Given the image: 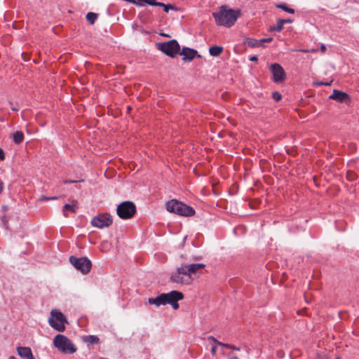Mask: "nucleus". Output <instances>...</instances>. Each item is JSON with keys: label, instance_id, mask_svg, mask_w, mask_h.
I'll list each match as a JSON object with an SVG mask.
<instances>
[{"label": "nucleus", "instance_id": "28", "mask_svg": "<svg viewBox=\"0 0 359 359\" xmlns=\"http://www.w3.org/2000/svg\"><path fill=\"white\" fill-rule=\"evenodd\" d=\"M283 25L285 24V23H291L293 22V20L290 18H287V19H281Z\"/></svg>", "mask_w": 359, "mask_h": 359}, {"label": "nucleus", "instance_id": "27", "mask_svg": "<svg viewBox=\"0 0 359 359\" xmlns=\"http://www.w3.org/2000/svg\"><path fill=\"white\" fill-rule=\"evenodd\" d=\"M272 39H273L271 37L264 38V39H259L260 46H262L264 43L271 42L272 41Z\"/></svg>", "mask_w": 359, "mask_h": 359}, {"label": "nucleus", "instance_id": "25", "mask_svg": "<svg viewBox=\"0 0 359 359\" xmlns=\"http://www.w3.org/2000/svg\"><path fill=\"white\" fill-rule=\"evenodd\" d=\"M276 7L278 8H280L283 11H284L288 13H290V14L294 13V10L293 8H289L286 4H276Z\"/></svg>", "mask_w": 359, "mask_h": 359}, {"label": "nucleus", "instance_id": "29", "mask_svg": "<svg viewBox=\"0 0 359 359\" xmlns=\"http://www.w3.org/2000/svg\"><path fill=\"white\" fill-rule=\"evenodd\" d=\"M249 60L252 62H257L258 60V57L256 55H252L249 57Z\"/></svg>", "mask_w": 359, "mask_h": 359}, {"label": "nucleus", "instance_id": "32", "mask_svg": "<svg viewBox=\"0 0 359 359\" xmlns=\"http://www.w3.org/2000/svg\"><path fill=\"white\" fill-rule=\"evenodd\" d=\"M216 351H217V346H213L211 348V353L212 354L215 355L216 353Z\"/></svg>", "mask_w": 359, "mask_h": 359}, {"label": "nucleus", "instance_id": "2", "mask_svg": "<svg viewBox=\"0 0 359 359\" xmlns=\"http://www.w3.org/2000/svg\"><path fill=\"white\" fill-rule=\"evenodd\" d=\"M183 298L184 295L181 292L172 290L168 293H161L156 297L149 298L148 302L150 304H154L156 306L168 304L176 310L179 308V304L177 302L182 300Z\"/></svg>", "mask_w": 359, "mask_h": 359}, {"label": "nucleus", "instance_id": "12", "mask_svg": "<svg viewBox=\"0 0 359 359\" xmlns=\"http://www.w3.org/2000/svg\"><path fill=\"white\" fill-rule=\"evenodd\" d=\"M137 6H161L163 7V10L165 13H168L169 10H177L174 6L171 4H164L161 1H130Z\"/></svg>", "mask_w": 359, "mask_h": 359}, {"label": "nucleus", "instance_id": "10", "mask_svg": "<svg viewBox=\"0 0 359 359\" xmlns=\"http://www.w3.org/2000/svg\"><path fill=\"white\" fill-rule=\"evenodd\" d=\"M170 280L173 283L187 285L191 283V277L186 276V272L184 271L183 268L179 267L175 272L171 274Z\"/></svg>", "mask_w": 359, "mask_h": 359}, {"label": "nucleus", "instance_id": "35", "mask_svg": "<svg viewBox=\"0 0 359 359\" xmlns=\"http://www.w3.org/2000/svg\"><path fill=\"white\" fill-rule=\"evenodd\" d=\"M57 196H55V197H47L46 196V200L47 201H49V200H55V199H57Z\"/></svg>", "mask_w": 359, "mask_h": 359}, {"label": "nucleus", "instance_id": "11", "mask_svg": "<svg viewBox=\"0 0 359 359\" xmlns=\"http://www.w3.org/2000/svg\"><path fill=\"white\" fill-rule=\"evenodd\" d=\"M269 69L273 75V80L276 83H280L285 80V71L279 64L273 63L271 65Z\"/></svg>", "mask_w": 359, "mask_h": 359}, {"label": "nucleus", "instance_id": "21", "mask_svg": "<svg viewBox=\"0 0 359 359\" xmlns=\"http://www.w3.org/2000/svg\"><path fill=\"white\" fill-rule=\"evenodd\" d=\"M209 339L212 340V341H214L219 346L225 347L226 348H231V349H233L234 351H240V348L236 347V346H235L233 345L229 344H224V343L219 342L214 337H210Z\"/></svg>", "mask_w": 359, "mask_h": 359}, {"label": "nucleus", "instance_id": "4", "mask_svg": "<svg viewBox=\"0 0 359 359\" xmlns=\"http://www.w3.org/2000/svg\"><path fill=\"white\" fill-rule=\"evenodd\" d=\"M54 346L61 353L72 354L76 352L74 344L65 335L58 334L53 339Z\"/></svg>", "mask_w": 359, "mask_h": 359}, {"label": "nucleus", "instance_id": "15", "mask_svg": "<svg viewBox=\"0 0 359 359\" xmlns=\"http://www.w3.org/2000/svg\"><path fill=\"white\" fill-rule=\"evenodd\" d=\"M186 272V276H191V274L196 273L199 269L205 267L203 264H191L182 266Z\"/></svg>", "mask_w": 359, "mask_h": 359}, {"label": "nucleus", "instance_id": "22", "mask_svg": "<svg viewBox=\"0 0 359 359\" xmlns=\"http://www.w3.org/2000/svg\"><path fill=\"white\" fill-rule=\"evenodd\" d=\"M98 18V14L93 12H89L86 14V20L90 24L93 25Z\"/></svg>", "mask_w": 359, "mask_h": 359}, {"label": "nucleus", "instance_id": "38", "mask_svg": "<svg viewBox=\"0 0 359 359\" xmlns=\"http://www.w3.org/2000/svg\"><path fill=\"white\" fill-rule=\"evenodd\" d=\"M8 359H17V358L14 356H10Z\"/></svg>", "mask_w": 359, "mask_h": 359}, {"label": "nucleus", "instance_id": "5", "mask_svg": "<svg viewBox=\"0 0 359 359\" xmlns=\"http://www.w3.org/2000/svg\"><path fill=\"white\" fill-rule=\"evenodd\" d=\"M48 322L54 330L58 332L65 330V325L68 323L66 316L58 309H53Z\"/></svg>", "mask_w": 359, "mask_h": 359}, {"label": "nucleus", "instance_id": "7", "mask_svg": "<svg viewBox=\"0 0 359 359\" xmlns=\"http://www.w3.org/2000/svg\"><path fill=\"white\" fill-rule=\"evenodd\" d=\"M117 215L123 219L131 218L136 212V207L131 201H124L116 208Z\"/></svg>", "mask_w": 359, "mask_h": 359}, {"label": "nucleus", "instance_id": "42", "mask_svg": "<svg viewBox=\"0 0 359 359\" xmlns=\"http://www.w3.org/2000/svg\"><path fill=\"white\" fill-rule=\"evenodd\" d=\"M337 359H341V358H337Z\"/></svg>", "mask_w": 359, "mask_h": 359}, {"label": "nucleus", "instance_id": "8", "mask_svg": "<svg viewBox=\"0 0 359 359\" xmlns=\"http://www.w3.org/2000/svg\"><path fill=\"white\" fill-rule=\"evenodd\" d=\"M71 264L82 273H88L92 266L91 262L86 257L77 258L74 256L69 257Z\"/></svg>", "mask_w": 359, "mask_h": 359}, {"label": "nucleus", "instance_id": "24", "mask_svg": "<svg viewBox=\"0 0 359 359\" xmlns=\"http://www.w3.org/2000/svg\"><path fill=\"white\" fill-rule=\"evenodd\" d=\"M283 23L281 19H278L277 20L276 25L270 27L269 31H271V32L276 31V32H280L283 30Z\"/></svg>", "mask_w": 359, "mask_h": 359}, {"label": "nucleus", "instance_id": "14", "mask_svg": "<svg viewBox=\"0 0 359 359\" xmlns=\"http://www.w3.org/2000/svg\"><path fill=\"white\" fill-rule=\"evenodd\" d=\"M329 98L340 102H344L349 100V96L346 93L335 89L333 90L332 94L329 96Z\"/></svg>", "mask_w": 359, "mask_h": 359}, {"label": "nucleus", "instance_id": "39", "mask_svg": "<svg viewBox=\"0 0 359 359\" xmlns=\"http://www.w3.org/2000/svg\"><path fill=\"white\" fill-rule=\"evenodd\" d=\"M12 109H13V111H18V109H16L15 107L12 108Z\"/></svg>", "mask_w": 359, "mask_h": 359}, {"label": "nucleus", "instance_id": "20", "mask_svg": "<svg viewBox=\"0 0 359 359\" xmlns=\"http://www.w3.org/2000/svg\"><path fill=\"white\" fill-rule=\"evenodd\" d=\"M244 43L250 48H256L260 46L259 40L252 38H246Z\"/></svg>", "mask_w": 359, "mask_h": 359}, {"label": "nucleus", "instance_id": "19", "mask_svg": "<svg viewBox=\"0 0 359 359\" xmlns=\"http://www.w3.org/2000/svg\"><path fill=\"white\" fill-rule=\"evenodd\" d=\"M223 51V47L219 46H211L209 48V53L211 56L217 57L219 56Z\"/></svg>", "mask_w": 359, "mask_h": 359}, {"label": "nucleus", "instance_id": "37", "mask_svg": "<svg viewBox=\"0 0 359 359\" xmlns=\"http://www.w3.org/2000/svg\"><path fill=\"white\" fill-rule=\"evenodd\" d=\"M229 359H239L237 356H231Z\"/></svg>", "mask_w": 359, "mask_h": 359}, {"label": "nucleus", "instance_id": "18", "mask_svg": "<svg viewBox=\"0 0 359 359\" xmlns=\"http://www.w3.org/2000/svg\"><path fill=\"white\" fill-rule=\"evenodd\" d=\"M83 341L89 346L98 344L100 339L96 335H87L83 337Z\"/></svg>", "mask_w": 359, "mask_h": 359}, {"label": "nucleus", "instance_id": "26", "mask_svg": "<svg viewBox=\"0 0 359 359\" xmlns=\"http://www.w3.org/2000/svg\"><path fill=\"white\" fill-rule=\"evenodd\" d=\"M272 97L276 102H279L282 99V95L278 91H275L272 93Z\"/></svg>", "mask_w": 359, "mask_h": 359}, {"label": "nucleus", "instance_id": "41", "mask_svg": "<svg viewBox=\"0 0 359 359\" xmlns=\"http://www.w3.org/2000/svg\"><path fill=\"white\" fill-rule=\"evenodd\" d=\"M44 198V196H41V198H40V201H42L43 199Z\"/></svg>", "mask_w": 359, "mask_h": 359}, {"label": "nucleus", "instance_id": "31", "mask_svg": "<svg viewBox=\"0 0 359 359\" xmlns=\"http://www.w3.org/2000/svg\"><path fill=\"white\" fill-rule=\"evenodd\" d=\"M2 222H3V223H4V226H5V227H6V228H7V227H8V226H7L8 219H6V217H4L2 218Z\"/></svg>", "mask_w": 359, "mask_h": 359}, {"label": "nucleus", "instance_id": "33", "mask_svg": "<svg viewBox=\"0 0 359 359\" xmlns=\"http://www.w3.org/2000/svg\"><path fill=\"white\" fill-rule=\"evenodd\" d=\"M318 85H324V86H330L331 85V82H320L318 83Z\"/></svg>", "mask_w": 359, "mask_h": 359}, {"label": "nucleus", "instance_id": "1", "mask_svg": "<svg viewBox=\"0 0 359 359\" xmlns=\"http://www.w3.org/2000/svg\"><path fill=\"white\" fill-rule=\"evenodd\" d=\"M241 14V11L240 9H233L223 5L219 7L217 12L212 13V16L218 25L229 28L235 24Z\"/></svg>", "mask_w": 359, "mask_h": 359}, {"label": "nucleus", "instance_id": "16", "mask_svg": "<svg viewBox=\"0 0 359 359\" xmlns=\"http://www.w3.org/2000/svg\"><path fill=\"white\" fill-rule=\"evenodd\" d=\"M17 353L22 358L34 359L32 350L29 347L19 346L17 348Z\"/></svg>", "mask_w": 359, "mask_h": 359}, {"label": "nucleus", "instance_id": "36", "mask_svg": "<svg viewBox=\"0 0 359 359\" xmlns=\"http://www.w3.org/2000/svg\"><path fill=\"white\" fill-rule=\"evenodd\" d=\"M325 49H326L325 46L324 44H323V45L321 46V50H322L323 51H325Z\"/></svg>", "mask_w": 359, "mask_h": 359}, {"label": "nucleus", "instance_id": "6", "mask_svg": "<svg viewBox=\"0 0 359 359\" xmlns=\"http://www.w3.org/2000/svg\"><path fill=\"white\" fill-rule=\"evenodd\" d=\"M157 48L159 50L170 57H174L180 50V44L175 39L167 42L158 43Z\"/></svg>", "mask_w": 359, "mask_h": 359}, {"label": "nucleus", "instance_id": "9", "mask_svg": "<svg viewBox=\"0 0 359 359\" xmlns=\"http://www.w3.org/2000/svg\"><path fill=\"white\" fill-rule=\"evenodd\" d=\"M90 224L95 227L103 229L112 224V219L108 214H100L92 219Z\"/></svg>", "mask_w": 359, "mask_h": 359}, {"label": "nucleus", "instance_id": "17", "mask_svg": "<svg viewBox=\"0 0 359 359\" xmlns=\"http://www.w3.org/2000/svg\"><path fill=\"white\" fill-rule=\"evenodd\" d=\"M78 209L77 203L73 201L72 203H66L63 205L62 211L65 217H68L69 212H76Z\"/></svg>", "mask_w": 359, "mask_h": 359}, {"label": "nucleus", "instance_id": "13", "mask_svg": "<svg viewBox=\"0 0 359 359\" xmlns=\"http://www.w3.org/2000/svg\"><path fill=\"white\" fill-rule=\"evenodd\" d=\"M179 53L182 56V60L184 62H191L195 57H201L196 50L189 47H184Z\"/></svg>", "mask_w": 359, "mask_h": 359}, {"label": "nucleus", "instance_id": "40", "mask_svg": "<svg viewBox=\"0 0 359 359\" xmlns=\"http://www.w3.org/2000/svg\"><path fill=\"white\" fill-rule=\"evenodd\" d=\"M163 36H166V37H170V36H169V35H168V34H163Z\"/></svg>", "mask_w": 359, "mask_h": 359}, {"label": "nucleus", "instance_id": "34", "mask_svg": "<svg viewBox=\"0 0 359 359\" xmlns=\"http://www.w3.org/2000/svg\"><path fill=\"white\" fill-rule=\"evenodd\" d=\"M4 189V184L3 182L0 180V194L2 192Z\"/></svg>", "mask_w": 359, "mask_h": 359}, {"label": "nucleus", "instance_id": "23", "mask_svg": "<svg viewBox=\"0 0 359 359\" xmlns=\"http://www.w3.org/2000/svg\"><path fill=\"white\" fill-rule=\"evenodd\" d=\"M24 140V134L21 131H16L13 134V141L16 144L21 143Z\"/></svg>", "mask_w": 359, "mask_h": 359}, {"label": "nucleus", "instance_id": "3", "mask_svg": "<svg viewBox=\"0 0 359 359\" xmlns=\"http://www.w3.org/2000/svg\"><path fill=\"white\" fill-rule=\"evenodd\" d=\"M166 210L180 216L191 217L195 214V210L175 199L170 200L166 203Z\"/></svg>", "mask_w": 359, "mask_h": 359}, {"label": "nucleus", "instance_id": "30", "mask_svg": "<svg viewBox=\"0 0 359 359\" xmlns=\"http://www.w3.org/2000/svg\"><path fill=\"white\" fill-rule=\"evenodd\" d=\"M5 158V156L3 150L0 148V160H4Z\"/></svg>", "mask_w": 359, "mask_h": 359}]
</instances>
